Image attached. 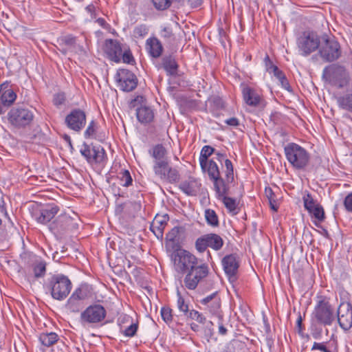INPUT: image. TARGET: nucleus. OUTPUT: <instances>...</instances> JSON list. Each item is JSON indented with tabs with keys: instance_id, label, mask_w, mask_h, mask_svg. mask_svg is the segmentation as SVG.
Returning a JSON list of instances; mask_svg holds the SVG:
<instances>
[{
	"instance_id": "nucleus-60",
	"label": "nucleus",
	"mask_w": 352,
	"mask_h": 352,
	"mask_svg": "<svg viewBox=\"0 0 352 352\" xmlns=\"http://www.w3.org/2000/svg\"><path fill=\"white\" fill-rule=\"evenodd\" d=\"M327 346L324 344V343L323 342H314L313 346H312V348H311V350L314 351V350H319L320 351H325L326 349H327Z\"/></svg>"
},
{
	"instance_id": "nucleus-41",
	"label": "nucleus",
	"mask_w": 352,
	"mask_h": 352,
	"mask_svg": "<svg viewBox=\"0 0 352 352\" xmlns=\"http://www.w3.org/2000/svg\"><path fill=\"white\" fill-rule=\"evenodd\" d=\"M72 295L83 302V300L89 297L87 287L86 285H80L74 290Z\"/></svg>"
},
{
	"instance_id": "nucleus-37",
	"label": "nucleus",
	"mask_w": 352,
	"mask_h": 352,
	"mask_svg": "<svg viewBox=\"0 0 352 352\" xmlns=\"http://www.w3.org/2000/svg\"><path fill=\"white\" fill-rule=\"evenodd\" d=\"M71 220L67 217H59L51 226L50 229L59 232L65 230Z\"/></svg>"
},
{
	"instance_id": "nucleus-42",
	"label": "nucleus",
	"mask_w": 352,
	"mask_h": 352,
	"mask_svg": "<svg viewBox=\"0 0 352 352\" xmlns=\"http://www.w3.org/2000/svg\"><path fill=\"white\" fill-rule=\"evenodd\" d=\"M34 274L36 278L43 277L46 272V263L43 261H38L33 267Z\"/></svg>"
},
{
	"instance_id": "nucleus-40",
	"label": "nucleus",
	"mask_w": 352,
	"mask_h": 352,
	"mask_svg": "<svg viewBox=\"0 0 352 352\" xmlns=\"http://www.w3.org/2000/svg\"><path fill=\"white\" fill-rule=\"evenodd\" d=\"M204 216L208 225L212 227H217L219 226V219L214 210L212 209H206L205 210Z\"/></svg>"
},
{
	"instance_id": "nucleus-36",
	"label": "nucleus",
	"mask_w": 352,
	"mask_h": 352,
	"mask_svg": "<svg viewBox=\"0 0 352 352\" xmlns=\"http://www.w3.org/2000/svg\"><path fill=\"white\" fill-rule=\"evenodd\" d=\"M214 151V149L210 146H204L200 153L199 156V163L201 168L205 170L206 164L207 162H209L208 160V157H210Z\"/></svg>"
},
{
	"instance_id": "nucleus-25",
	"label": "nucleus",
	"mask_w": 352,
	"mask_h": 352,
	"mask_svg": "<svg viewBox=\"0 0 352 352\" xmlns=\"http://www.w3.org/2000/svg\"><path fill=\"white\" fill-rule=\"evenodd\" d=\"M136 116L140 122L146 124L153 120L155 116L151 108L146 106H141L136 110Z\"/></svg>"
},
{
	"instance_id": "nucleus-61",
	"label": "nucleus",
	"mask_w": 352,
	"mask_h": 352,
	"mask_svg": "<svg viewBox=\"0 0 352 352\" xmlns=\"http://www.w3.org/2000/svg\"><path fill=\"white\" fill-rule=\"evenodd\" d=\"M225 123H226L228 125L232 126H236L239 125V122L237 118H230L229 119H227L225 121Z\"/></svg>"
},
{
	"instance_id": "nucleus-3",
	"label": "nucleus",
	"mask_w": 352,
	"mask_h": 352,
	"mask_svg": "<svg viewBox=\"0 0 352 352\" xmlns=\"http://www.w3.org/2000/svg\"><path fill=\"white\" fill-rule=\"evenodd\" d=\"M72 283L67 276L56 274L51 277L47 287L54 299L63 300L68 296L72 289Z\"/></svg>"
},
{
	"instance_id": "nucleus-62",
	"label": "nucleus",
	"mask_w": 352,
	"mask_h": 352,
	"mask_svg": "<svg viewBox=\"0 0 352 352\" xmlns=\"http://www.w3.org/2000/svg\"><path fill=\"white\" fill-rule=\"evenodd\" d=\"M65 98L62 94H58L55 96L54 99V102L56 105L62 104L64 102Z\"/></svg>"
},
{
	"instance_id": "nucleus-6",
	"label": "nucleus",
	"mask_w": 352,
	"mask_h": 352,
	"mask_svg": "<svg viewBox=\"0 0 352 352\" xmlns=\"http://www.w3.org/2000/svg\"><path fill=\"white\" fill-rule=\"evenodd\" d=\"M225 168L226 180L221 177L212 179L214 188L218 199L228 194L229 189L228 184L234 181L233 166L232 162L228 159L225 160Z\"/></svg>"
},
{
	"instance_id": "nucleus-44",
	"label": "nucleus",
	"mask_w": 352,
	"mask_h": 352,
	"mask_svg": "<svg viewBox=\"0 0 352 352\" xmlns=\"http://www.w3.org/2000/svg\"><path fill=\"white\" fill-rule=\"evenodd\" d=\"M208 247L206 235L198 238L195 241V248L199 252H204Z\"/></svg>"
},
{
	"instance_id": "nucleus-18",
	"label": "nucleus",
	"mask_w": 352,
	"mask_h": 352,
	"mask_svg": "<svg viewBox=\"0 0 352 352\" xmlns=\"http://www.w3.org/2000/svg\"><path fill=\"white\" fill-rule=\"evenodd\" d=\"M169 217L166 214L164 215L157 214L155 217L151 225V230L158 239H162L164 230L166 226Z\"/></svg>"
},
{
	"instance_id": "nucleus-50",
	"label": "nucleus",
	"mask_w": 352,
	"mask_h": 352,
	"mask_svg": "<svg viewBox=\"0 0 352 352\" xmlns=\"http://www.w3.org/2000/svg\"><path fill=\"white\" fill-rule=\"evenodd\" d=\"M186 316L201 324H204L206 321V318L201 313L194 309L189 311Z\"/></svg>"
},
{
	"instance_id": "nucleus-32",
	"label": "nucleus",
	"mask_w": 352,
	"mask_h": 352,
	"mask_svg": "<svg viewBox=\"0 0 352 352\" xmlns=\"http://www.w3.org/2000/svg\"><path fill=\"white\" fill-rule=\"evenodd\" d=\"M206 235L208 243V247L214 250H219L222 248L223 245V241L219 235L214 233L208 234Z\"/></svg>"
},
{
	"instance_id": "nucleus-39",
	"label": "nucleus",
	"mask_w": 352,
	"mask_h": 352,
	"mask_svg": "<svg viewBox=\"0 0 352 352\" xmlns=\"http://www.w3.org/2000/svg\"><path fill=\"white\" fill-rule=\"evenodd\" d=\"M270 74H273L274 76L276 78V79L279 81L282 87L286 90L289 89V82L281 70H280L278 67H274V69L272 71Z\"/></svg>"
},
{
	"instance_id": "nucleus-51",
	"label": "nucleus",
	"mask_w": 352,
	"mask_h": 352,
	"mask_svg": "<svg viewBox=\"0 0 352 352\" xmlns=\"http://www.w3.org/2000/svg\"><path fill=\"white\" fill-rule=\"evenodd\" d=\"M160 36L162 38H163L168 42H170L174 39V34L173 33V30L168 26H166L162 28L160 32Z\"/></svg>"
},
{
	"instance_id": "nucleus-34",
	"label": "nucleus",
	"mask_w": 352,
	"mask_h": 352,
	"mask_svg": "<svg viewBox=\"0 0 352 352\" xmlns=\"http://www.w3.org/2000/svg\"><path fill=\"white\" fill-rule=\"evenodd\" d=\"M204 170L208 173V176L211 180L221 177L219 166L212 160H210L209 162H206V168Z\"/></svg>"
},
{
	"instance_id": "nucleus-47",
	"label": "nucleus",
	"mask_w": 352,
	"mask_h": 352,
	"mask_svg": "<svg viewBox=\"0 0 352 352\" xmlns=\"http://www.w3.org/2000/svg\"><path fill=\"white\" fill-rule=\"evenodd\" d=\"M119 178L121 182V185L123 186H129L132 184V178L129 170H122L120 173Z\"/></svg>"
},
{
	"instance_id": "nucleus-17",
	"label": "nucleus",
	"mask_w": 352,
	"mask_h": 352,
	"mask_svg": "<svg viewBox=\"0 0 352 352\" xmlns=\"http://www.w3.org/2000/svg\"><path fill=\"white\" fill-rule=\"evenodd\" d=\"M104 50L111 60L116 63L120 61L122 48L120 44L117 41L113 39L106 40Z\"/></svg>"
},
{
	"instance_id": "nucleus-13",
	"label": "nucleus",
	"mask_w": 352,
	"mask_h": 352,
	"mask_svg": "<svg viewBox=\"0 0 352 352\" xmlns=\"http://www.w3.org/2000/svg\"><path fill=\"white\" fill-rule=\"evenodd\" d=\"M187 272L184 280V285L188 289H195L199 281L208 275V268L206 264H201Z\"/></svg>"
},
{
	"instance_id": "nucleus-64",
	"label": "nucleus",
	"mask_w": 352,
	"mask_h": 352,
	"mask_svg": "<svg viewBox=\"0 0 352 352\" xmlns=\"http://www.w3.org/2000/svg\"><path fill=\"white\" fill-rule=\"evenodd\" d=\"M219 333L221 335H225L227 333V329L221 323H220L219 325Z\"/></svg>"
},
{
	"instance_id": "nucleus-53",
	"label": "nucleus",
	"mask_w": 352,
	"mask_h": 352,
	"mask_svg": "<svg viewBox=\"0 0 352 352\" xmlns=\"http://www.w3.org/2000/svg\"><path fill=\"white\" fill-rule=\"evenodd\" d=\"M154 6L158 10H165L170 6V0H152Z\"/></svg>"
},
{
	"instance_id": "nucleus-35",
	"label": "nucleus",
	"mask_w": 352,
	"mask_h": 352,
	"mask_svg": "<svg viewBox=\"0 0 352 352\" xmlns=\"http://www.w3.org/2000/svg\"><path fill=\"white\" fill-rule=\"evenodd\" d=\"M82 307L83 302L76 298L72 295L69 298L65 305L66 309L74 313L79 312Z\"/></svg>"
},
{
	"instance_id": "nucleus-5",
	"label": "nucleus",
	"mask_w": 352,
	"mask_h": 352,
	"mask_svg": "<svg viewBox=\"0 0 352 352\" xmlns=\"http://www.w3.org/2000/svg\"><path fill=\"white\" fill-rule=\"evenodd\" d=\"M106 309L99 304L87 307L81 312L80 322L82 325L94 324L101 322L106 317Z\"/></svg>"
},
{
	"instance_id": "nucleus-26",
	"label": "nucleus",
	"mask_w": 352,
	"mask_h": 352,
	"mask_svg": "<svg viewBox=\"0 0 352 352\" xmlns=\"http://www.w3.org/2000/svg\"><path fill=\"white\" fill-rule=\"evenodd\" d=\"M146 49L150 55L154 58H158L161 56L163 50L160 41L156 38H151L147 39Z\"/></svg>"
},
{
	"instance_id": "nucleus-14",
	"label": "nucleus",
	"mask_w": 352,
	"mask_h": 352,
	"mask_svg": "<svg viewBox=\"0 0 352 352\" xmlns=\"http://www.w3.org/2000/svg\"><path fill=\"white\" fill-rule=\"evenodd\" d=\"M118 87L124 91H131L138 85V79L134 74L127 69H120L116 74Z\"/></svg>"
},
{
	"instance_id": "nucleus-16",
	"label": "nucleus",
	"mask_w": 352,
	"mask_h": 352,
	"mask_svg": "<svg viewBox=\"0 0 352 352\" xmlns=\"http://www.w3.org/2000/svg\"><path fill=\"white\" fill-rule=\"evenodd\" d=\"M200 302L206 307L205 309L210 314L216 316L219 319L221 318V300L217 292L204 298Z\"/></svg>"
},
{
	"instance_id": "nucleus-55",
	"label": "nucleus",
	"mask_w": 352,
	"mask_h": 352,
	"mask_svg": "<svg viewBox=\"0 0 352 352\" xmlns=\"http://www.w3.org/2000/svg\"><path fill=\"white\" fill-rule=\"evenodd\" d=\"M179 232V228L178 227H174L167 234L166 240L169 241H175V239L178 236Z\"/></svg>"
},
{
	"instance_id": "nucleus-33",
	"label": "nucleus",
	"mask_w": 352,
	"mask_h": 352,
	"mask_svg": "<svg viewBox=\"0 0 352 352\" xmlns=\"http://www.w3.org/2000/svg\"><path fill=\"white\" fill-rule=\"evenodd\" d=\"M337 102L339 107L352 113V94L338 97Z\"/></svg>"
},
{
	"instance_id": "nucleus-63",
	"label": "nucleus",
	"mask_w": 352,
	"mask_h": 352,
	"mask_svg": "<svg viewBox=\"0 0 352 352\" xmlns=\"http://www.w3.org/2000/svg\"><path fill=\"white\" fill-rule=\"evenodd\" d=\"M86 10L92 16L95 12V6L92 4L86 7Z\"/></svg>"
},
{
	"instance_id": "nucleus-48",
	"label": "nucleus",
	"mask_w": 352,
	"mask_h": 352,
	"mask_svg": "<svg viewBox=\"0 0 352 352\" xmlns=\"http://www.w3.org/2000/svg\"><path fill=\"white\" fill-rule=\"evenodd\" d=\"M309 213L319 221H323L324 218V210L319 204L309 211Z\"/></svg>"
},
{
	"instance_id": "nucleus-52",
	"label": "nucleus",
	"mask_w": 352,
	"mask_h": 352,
	"mask_svg": "<svg viewBox=\"0 0 352 352\" xmlns=\"http://www.w3.org/2000/svg\"><path fill=\"white\" fill-rule=\"evenodd\" d=\"M172 310L168 307H162L161 309V316L163 319V320L166 322L169 323L173 320V316H172Z\"/></svg>"
},
{
	"instance_id": "nucleus-1",
	"label": "nucleus",
	"mask_w": 352,
	"mask_h": 352,
	"mask_svg": "<svg viewBox=\"0 0 352 352\" xmlns=\"http://www.w3.org/2000/svg\"><path fill=\"white\" fill-rule=\"evenodd\" d=\"M286 159L293 168L305 169L309 163L310 154L303 147L296 143H289L284 148Z\"/></svg>"
},
{
	"instance_id": "nucleus-49",
	"label": "nucleus",
	"mask_w": 352,
	"mask_h": 352,
	"mask_svg": "<svg viewBox=\"0 0 352 352\" xmlns=\"http://www.w3.org/2000/svg\"><path fill=\"white\" fill-rule=\"evenodd\" d=\"M303 203L305 208L309 212L318 204L316 203L309 193L303 197Z\"/></svg>"
},
{
	"instance_id": "nucleus-2",
	"label": "nucleus",
	"mask_w": 352,
	"mask_h": 352,
	"mask_svg": "<svg viewBox=\"0 0 352 352\" xmlns=\"http://www.w3.org/2000/svg\"><path fill=\"white\" fill-rule=\"evenodd\" d=\"M175 270L181 274L196 268L198 265L197 258L185 250H177L173 252L171 256Z\"/></svg>"
},
{
	"instance_id": "nucleus-29",
	"label": "nucleus",
	"mask_w": 352,
	"mask_h": 352,
	"mask_svg": "<svg viewBox=\"0 0 352 352\" xmlns=\"http://www.w3.org/2000/svg\"><path fill=\"white\" fill-rule=\"evenodd\" d=\"M162 65L168 75L174 76L177 74L178 65L175 59L171 56H165L162 59Z\"/></svg>"
},
{
	"instance_id": "nucleus-23",
	"label": "nucleus",
	"mask_w": 352,
	"mask_h": 352,
	"mask_svg": "<svg viewBox=\"0 0 352 352\" xmlns=\"http://www.w3.org/2000/svg\"><path fill=\"white\" fill-rule=\"evenodd\" d=\"M59 208L56 205H50L41 210L40 214L36 217V221L43 224L50 222L58 213Z\"/></svg>"
},
{
	"instance_id": "nucleus-31",
	"label": "nucleus",
	"mask_w": 352,
	"mask_h": 352,
	"mask_svg": "<svg viewBox=\"0 0 352 352\" xmlns=\"http://www.w3.org/2000/svg\"><path fill=\"white\" fill-rule=\"evenodd\" d=\"M149 153L154 159V162L168 161V159L166 157V151L162 144L155 146L149 151Z\"/></svg>"
},
{
	"instance_id": "nucleus-20",
	"label": "nucleus",
	"mask_w": 352,
	"mask_h": 352,
	"mask_svg": "<svg viewBox=\"0 0 352 352\" xmlns=\"http://www.w3.org/2000/svg\"><path fill=\"white\" fill-rule=\"evenodd\" d=\"M201 186L199 180L190 177L180 184L179 188L187 195L195 196L199 192Z\"/></svg>"
},
{
	"instance_id": "nucleus-45",
	"label": "nucleus",
	"mask_w": 352,
	"mask_h": 352,
	"mask_svg": "<svg viewBox=\"0 0 352 352\" xmlns=\"http://www.w3.org/2000/svg\"><path fill=\"white\" fill-rule=\"evenodd\" d=\"M148 33V28L146 25L142 24L136 26L133 30V36L135 38H143Z\"/></svg>"
},
{
	"instance_id": "nucleus-57",
	"label": "nucleus",
	"mask_w": 352,
	"mask_h": 352,
	"mask_svg": "<svg viewBox=\"0 0 352 352\" xmlns=\"http://www.w3.org/2000/svg\"><path fill=\"white\" fill-rule=\"evenodd\" d=\"M121 57L122 58L123 62L126 63H131L134 61L133 57L129 51H126L123 54L122 53Z\"/></svg>"
},
{
	"instance_id": "nucleus-8",
	"label": "nucleus",
	"mask_w": 352,
	"mask_h": 352,
	"mask_svg": "<svg viewBox=\"0 0 352 352\" xmlns=\"http://www.w3.org/2000/svg\"><path fill=\"white\" fill-rule=\"evenodd\" d=\"M80 152L90 164L103 165L107 160L105 151L101 146L83 144Z\"/></svg>"
},
{
	"instance_id": "nucleus-30",
	"label": "nucleus",
	"mask_w": 352,
	"mask_h": 352,
	"mask_svg": "<svg viewBox=\"0 0 352 352\" xmlns=\"http://www.w3.org/2000/svg\"><path fill=\"white\" fill-rule=\"evenodd\" d=\"M16 95L14 91L8 89L3 91L2 88H0V102L3 106L11 105L16 100Z\"/></svg>"
},
{
	"instance_id": "nucleus-27",
	"label": "nucleus",
	"mask_w": 352,
	"mask_h": 352,
	"mask_svg": "<svg viewBox=\"0 0 352 352\" xmlns=\"http://www.w3.org/2000/svg\"><path fill=\"white\" fill-rule=\"evenodd\" d=\"M60 41V45L63 46L64 53H66L67 51L78 52L82 50V47L76 44V38L71 35L63 36Z\"/></svg>"
},
{
	"instance_id": "nucleus-43",
	"label": "nucleus",
	"mask_w": 352,
	"mask_h": 352,
	"mask_svg": "<svg viewBox=\"0 0 352 352\" xmlns=\"http://www.w3.org/2000/svg\"><path fill=\"white\" fill-rule=\"evenodd\" d=\"M265 193L267 198L269 200L271 208L273 210L276 211L278 210V206H277L276 201V198H275L276 196H275L273 190H272L271 188L266 187L265 189Z\"/></svg>"
},
{
	"instance_id": "nucleus-19",
	"label": "nucleus",
	"mask_w": 352,
	"mask_h": 352,
	"mask_svg": "<svg viewBox=\"0 0 352 352\" xmlns=\"http://www.w3.org/2000/svg\"><path fill=\"white\" fill-rule=\"evenodd\" d=\"M222 264L226 274L230 278H234L239 267V262L236 255L226 256L222 260Z\"/></svg>"
},
{
	"instance_id": "nucleus-28",
	"label": "nucleus",
	"mask_w": 352,
	"mask_h": 352,
	"mask_svg": "<svg viewBox=\"0 0 352 352\" xmlns=\"http://www.w3.org/2000/svg\"><path fill=\"white\" fill-rule=\"evenodd\" d=\"M38 340L43 346L50 347L57 343L58 336L54 332H45L39 335Z\"/></svg>"
},
{
	"instance_id": "nucleus-24",
	"label": "nucleus",
	"mask_w": 352,
	"mask_h": 352,
	"mask_svg": "<svg viewBox=\"0 0 352 352\" xmlns=\"http://www.w3.org/2000/svg\"><path fill=\"white\" fill-rule=\"evenodd\" d=\"M331 75L333 83L338 87H342L347 84L349 76L343 67L334 68Z\"/></svg>"
},
{
	"instance_id": "nucleus-46",
	"label": "nucleus",
	"mask_w": 352,
	"mask_h": 352,
	"mask_svg": "<svg viewBox=\"0 0 352 352\" xmlns=\"http://www.w3.org/2000/svg\"><path fill=\"white\" fill-rule=\"evenodd\" d=\"M177 307L179 309L180 311L183 312L185 315H187V314L189 311L188 305L186 303L184 298L182 296L179 290H177Z\"/></svg>"
},
{
	"instance_id": "nucleus-12",
	"label": "nucleus",
	"mask_w": 352,
	"mask_h": 352,
	"mask_svg": "<svg viewBox=\"0 0 352 352\" xmlns=\"http://www.w3.org/2000/svg\"><path fill=\"white\" fill-rule=\"evenodd\" d=\"M86 122L85 112L80 109L72 110L65 119L66 126L75 132H80L85 127Z\"/></svg>"
},
{
	"instance_id": "nucleus-7",
	"label": "nucleus",
	"mask_w": 352,
	"mask_h": 352,
	"mask_svg": "<svg viewBox=\"0 0 352 352\" xmlns=\"http://www.w3.org/2000/svg\"><path fill=\"white\" fill-rule=\"evenodd\" d=\"M319 52L324 60L333 61L340 55V45L334 38L324 36L322 38Z\"/></svg>"
},
{
	"instance_id": "nucleus-21",
	"label": "nucleus",
	"mask_w": 352,
	"mask_h": 352,
	"mask_svg": "<svg viewBox=\"0 0 352 352\" xmlns=\"http://www.w3.org/2000/svg\"><path fill=\"white\" fill-rule=\"evenodd\" d=\"M242 94L245 102L249 106L257 107L261 102V97L258 93L250 87H244Z\"/></svg>"
},
{
	"instance_id": "nucleus-15",
	"label": "nucleus",
	"mask_w": 352,
	"mask_h": 352,
	"mask_svg": "<svg viewBox=\"0 0 352 352\" xmlns=\"http://www.w3.org/2000/svg\"><path fill=\"white\" fill-rule=\"evenodd\" d=\"M338 321L340 327L347 331L352 327V305L342 302L338 309Z\"/></svg>"
},
{
	"instance_id": "nucleus-56",
	"label": "nucleus",
	"mask_w": 352,
	"mask_h": 352,
	"mask_svg": "<svg viewBox=\"0 0 352 352\" xmlns=\"http://www.w3.org/2000/svg\"><path fill=\"white\" fill-rule=\"evenodd\" d=\"M138 330V324H131L124 331V334L128 337H133Z\"/></svg>"
},
{
	"instance_id": "nucleus-10",
	"label": "nucleus",
	"mask_w": 352,
	"mask_h": 352,
	"mask_svg": "<svg viewBox=\"0 0 352 352\" xmlns=\"http://www.w3.org/2000/svg\"><path fill=\"white\" fill-rule=\"evenodd\" d=\"M320 44L319 37L314 32H304L298 39V47L303 56H307L316 51Z\"/></svg>"
},
{
	"instance_id": "nucleus-59",
	"label": "nucleus",
	"mask_w": 352,
	"mask_h": 352,
	"mask_svg": "<svg viewBox=\"0 0 352 352\" xmlns=\"http://www.w3.org/2000/svg\"><path fill=\"white\" fill-rule=\"evenodd\" d=\"M265 64L267 71L270 74L272 71L274 69V67H277V66L274 65L273 63L270 60L268 56L265 57Z\"/></svg>"
},
{
	"instance_id": "nucleus-58",
	"label": "nucleus",
	"mask_w": 352,
	"mask_h": 352,
	"mask_svg": "<svg viewBox=\"0 0 352 352\" xmlns=\"http://www.w3.org/2000/svg\"><path fill=\"white\" fill-rule=\"evenodd\" d=\"M344 204L348 211L352 212V192L345 197Z\"/></svg>"
},
{
	"instance_id": "nucleus-54",
	"label": "nucleus",
	"mask_w": 352,
	"mask_h": 352,
	"mask_svg": "<svg viewBox=\"0 0 352 352\" xmlns=\"http://www.w3.org/2000/svg\"><path fill=\"white\" fill-rule=\"evenodd\" d=\"M96 122L92 120L89 122L87 129L84 133V135L85 138H92L96 132Z\"/></svg>"
},
{
	"instance_id": "nucleus-11",
	"label": "nucleus",
	"mask_w": 352,
	"mask_h": 352,
	"mask_svg": "<svg viewBox=\"0 0 352 352\" xmlns=\"http://www.w3.org/2000/svg\"><path fill=\"white\" fill-rule=\"evenodd\" d=\"M153 168L155 176L163 182L173 183L179 180L177 170L169 166L168 161L154 162Z\"/></svg>"
},
{
	"instance_id": "nucleus-4",
	"label": "nucleus",
	"mask_w": 352,
	"mask_h": 352,
	"mask_svg": "<svg viewBox=\"0 0 352 352\" xmlns=\"http://www.w3.org/2000/svg\"><path fill=\"white\" fill-rule=\"evenodd\" d=\"M336 315L330 303L325 300H319L312 313V320L317 323L329 326L335 321Z\"/></svg>"
},
{
	"instance_id": "nucleus-9",
	"label": "nucleus",
	"mask_w": 352,
	"mask_h": 352,
	"mask_svg": "<svg viewBox=\"0 0 352 352\" xmlns=\"http://www.w3.org/2000/svg\"><path fill=\"white\" fill-rule=\"evenodd\" d=\"M34 115L25 108H12L8 113L9 122L16 127H23L31 123Z\"/></svg>"
},
{
	"instance_id": "nucleus-22",
	"label": "nucleus",
	"mask_w": 352,
	"mask_h": 352,
	"mask_svg": "<svg viewBox=\"0 0 352 352\" xmlns=\"http://www.w3.org/2000/svg\"><path fill=\"white\" fill-rule=\"evenodd\" d=\"M141 201H127L116 207L117 213H124L129 215H134L141 210Z\"/></svg>"
},
{
	"instance_id": "nucleus-38",
	"label": "nucleus",
	"mask_w": 352,
	"mask_h": 352,
	"mask_svg": "<svg viewBox=\"0 0 352 352\" xmlns=\"http://www.w3.org/2000/svg\"><path fill=\"white\" fill-rule=\"evenodd\" d=\"M219 200H221L224 204L226 208L229 210V212L236 214L238 213L237 211V204L234 199L227 197L226 195L219 198Z\"/></svg>"
}]
</instances>
